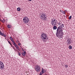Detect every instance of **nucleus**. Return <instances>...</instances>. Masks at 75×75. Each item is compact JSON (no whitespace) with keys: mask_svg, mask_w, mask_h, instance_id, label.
<instances>
[{"mask_svg":"<svg viewBox=\"0 0 75 75\" xmlns=\"http://www.w3.org/2000/svg\"><path fill=\"white\" fill-rule=\"evenodd\" d=\"M0 21H1V19H0Z\"/></svg>","mask_w":75,"mask_h":75,"instance_id":"38","label":"nucleus"},{"mask_svg":"<svg viewBox=\"0 0 75 75\" xmlns=\"http://www.w3.org/2000/svg\"><path fill=\"white\" fill-rule=\"evenodd\" d=\"M0 34L1 35H3L4 34L3 33H2V32H1V31H0Z\"/></svg>","mask_w":75,"mask_h":75,"instance_id":"19","label":"nucleus"},{"mask_svg":"<svg viewBox=\"0 0 75 75\" xmlns=\"http://www.w3.org/2000/svg\"><path fill=\"white\" fill-rule=\"evenodd\" d=\"M72 18V16H70L69 18V20H71V18Z\"/></svg>","mask_w":75,"mask_h":75,"instance_id":"21","label":"nucleus"},{"mask_svg":"<svg viewBox=\"0 0 75 75\" xmlns=\"http://www.w3.org/2000/svg\"><path fill=\"white\" fill-rule=\"evenodd\" d=\"M24 23H28L29 22V19L27 17H25L23 19Z\"/></svg>","mask_w":75,"mask_h":75,"instance_id":"4","label":"nucleus"},{"mask_svg":"<svg viewBox=\"0 0 75 75\" xmlns=\"http://www.w3.org/2000/svg\"><path fill=\"white\" fill-rule=\"evenodd\" d=\"M15 47L17 48L18 50L19 51H20V48H19V47H18V46H16Z\"/></svg>","mask_w":75,"mask_h":75,"instance_id":"12","label":"nucleus"},{"mask_svg":"<svg viewBox=\"0 0 75 75\" xmlns=\"http://www.w3.org/2000/svg\"><path fill=\"white\" fill-rule=\"evenodd\" d=\"M12 47H13V49H14V48H15V47H13V46H12Z\"/></svg>","mask_w":75,"mask_h":75,"instance_id":"33","label":"nucleus"},{"mask_svg":"<svg viewBox=\"0 0 75 75\" xmlns=\"http://www.w3.org/2000/svg\"><path fill=\"white\" fill-rule=\"evenodd\" d=\"M18 55H19V56H21L20 55H21V53H20V52H18Z\"/></svg>","mask_w":75,"mask_h":75,"instance_id":"16","label":"nucleus"},{"mask_svg":"<svg viewBox=\"0 0 75 75\" xmlns=\"http://www.w3.org/2000/svg\"><path fill=\"white\" fill-rule=\"evenodd\" d=\"M47 40H48V38H47Z\"/></svg>","mask_w":75,"mask_h":75,"instance_id":"39","label":"nucleus"},{"mask_svg":"<svg viewBox=\"0 0 75 75\" xmlns=\"http://www.w3.org/2000/svg\"><path fill=\"white\" fill-rule=\"evenodd\" d=\"M21 10V9H20V7L18 8H17V11H20Z\"/></svg>","mask_w":75,"mask_h":75,"instance_id":"13","label":"nucleus"},{"mask_svg":"<svg viewBox=\"0 0 75 75\" xmlns=\"http://www.w3.org/2000/svg\"><path fill=\"white\" fill-rule=\"evenodd\" d=\"M19 41H18V40H17V42H18Z\"/></svg>","mask_w":75,"mask_h":75,"instance_id":"36","label":"nucleus"},{"mask_svg":"<svg viewBox=\"0 0 75 75\" xmlns=\"http://www.w3.org/2000/svg\"><path fill=\"white\" fill-rule=\"evenodd\" d=\"M42 74H41V72H40V75H42Z\"/></svg>","mask_w":75,"mask_h":75,"instance_id":"31","label":"nucleus"},{"mask_svg":"<svg viewBox=\"0 0 75 75\" xmlns=\"http://www.w3.org/2000/svg\"><path fill=\"white\" fill-rule=\"evenodd\" d=\"M7 27L8 28H11V25H8L7 26Z\"/></svg>","mask_w":75,"mask_h":75,"instance_id":"14","label":"nucleus"},{"mask_svg":"<svg viewBox=\"0 0 75 75\" xmlns=\"http://www.w3.org/2000/svg\"><path fill=\"white\" fill-rule=\"evenodd\" d=\"M60 11H61V10H60Z\"/></svg>","mask_w":75,"mask_h":75,"instance_id":"43","label":"nucleus"},{"mask_svg":"<svg viewBox=\"0 0 75 75\" xmlns=\"http://www.w3.org/2000/svg\"><path fill=\"white\" fill-rule=\"evenodd\" d=\"M53 28L54 30H56L57 28V27L56 26H54V27H53Z\"/></svg>","mask_w":75,"mask_h":75,"instance_id":"10","label":"nucleus"},{"mask_svg":"<svg viewBox=\"0 0 75 75\" xmlns=\"http://www.w3.org/2000/svg\"><path fill=\"white\" fill-rule=\"evenodd\" d=\"M22 54L23 55V56L25 57V54H26V52H22Z\"/></svg>","mask_w":75,"mask_h":75,"instance_id":"9","label":"nucleus"},{"mask_svg":"<svg viewBox=\"0 0 75 75\" xmlns=\"http://www.w3.org/2000/svg\"><path fill=\"white\" fill-rule=\"evenodd\" d=\"M53 25L54 26H56V25H57V23H54V24H53Z\"/></svg>","mask_w":75,"mask_h":75,"instance_id":"22","label":"nucleus"},{"mask_svg":"<svg viewBox=\"0 0 75 75\" xmlns=\"http://www.w3.org/2000/svg\"><path fill=\"white\" fill-rule=\"evenodd\" d=\"M20 47H21V49H22V50H23V48L21 47V46H20Z\"/></svg>","mask_w":75,"mask_h":75,"instance_id":"28","label":"nucleus"},{"mask_svg":"<svg viewBox=\"0 0 75 75\" xmlns=\"http://www.w3.org/2000/svg\"><path fill=\"white\" fill-rule=\"evenodd\" d=\"M63 13L64 14H65V11H63Z\"/></svg>","mask_w":75,"mask_h":75,"instance_id":"27","label":"nucleus"},{"mask_svg":"<svg viewBox=\"0 0 75 75\" xmlns=\"http://www.w3.org/2000/svg\"><path fill=\"white\" fill-rule=\"evenodd\" d=\"M41 18L43 20H47V15L44 13L41 14L40 15Z\"/></svg>","mask_w":75,"mask_h":75,"instance_id":"2","label":"nucleus"},{"mask_svg":"<svg viewBox=\"0 0 75 75\" xmlns=\"http://www.w3.org/2000/svg\"><path fill=\"white\" fill-rule=\"evenodd\" d=\"M4 64L1 61H0V69H2L4 68Z\"/></svg>","mask_w":75,"mask_h":75,"instance_id":"6","label":"nucleus"},{"mask_svg":"<svg viewBox=\"0 0 75 75\" xmlns=\"http://www.w3.org/2000/svg\"><path fill=\"white\" fill-rule=\"evenodd\" d=\"M29 0V1H31V0Z\"/></svg>","mask_w":75,"mask_h":75,"instance_id":"37","label":"nucleus"},{"mask_svg":"<svg viewBox=\"0 0 75 75\" xmlns=\"http://www.w3.org/2000/svg\"><path fill=\"white\" fill-rule=\"evenodd\" d=\"M44 71L45 72V71Z\"/></svg>","mask_w":75,"mask_h":75,"instance_id":"41","label":"nucleus"},{"mask_svg":"<svg viewBox=\"0 0 75 75\" xmlns=\"http://www.w3.org/2000/svg\"><path fill=\"white\" fill-rule=\"evenodd\" d=\"M57 20L56 19H54V20L52 19L51 21V24L52 25H53L55 23H57Z\"/></svg>","mask_w":75,"mask_h":75,"instance_id":"7","label":"nucleus"},{"mask_svg":"<svg viewBox=\"0 0 75 75\" xmlns=\"http://www.w3.org/2000/svg\"><path fill=\"white\" fill-rule=\"evenodd\" d=\"M60 27L59 26L57 28V32L56 34L57 37L59 38H62V37L64 35L62 28L64 27V24H63L61 25H60Z\"/></svg>","mask_w":75,"mask_h":75,"instance_id":"1","label":"nucleus"},{"mask_svg":"<svg viewBox=\"0 0 75 75\" xmlns=\"http://www.w3.org/2000/svg\"><path fill=\"white\" fill-rule=\"evenodd\" d=\"M13 45H14V46H15V47H16V46H17V44H16V43H13Z\"/></svg>","mask_w":75,"mask_h":75,"instance_id":"18","label":"nucleus"},{"mask_svg":"<svg viewBox=\"0 0 75 75\" xmlns=\"http://www.w3.org/2000/svg\"><path fill=\"white\" fill-rule=\"evenodd\" d=\"M71 39H68L67 40V44L68 45H69V44H71Z\"/></svg>","mask_w":75,"mask_h":75,"instance_id":"8","label":"nucleus"},{"mask_svg":"<svg viewBox=\"0 0 75 75\" xmlns=\"http://www.w3.org/2000/svg\"><path fill=\"white\" fill-rule=\"evenodd\" d=\"M43 41L44 42H45V40H43Z\"/></svg>","mask_w":75,"mask_h":75,"instance_id":"34","label":"nucleus"},{"mask_svg":"<svg viewBox=\"0 0 75 75\" xmlns=\"http://www.w3.org/2000/svg\"><path fill=\"white\" fill-rule=\"evenodd\" d=\"M65 68H67L68 67V66L67 65H65Z\"/></svg>","mask_w":75,"mask_h":75,"instance_id":"20","label":"nucleus"},{"mask_svg":"<svg viewBox=\"0 0 75 75\" xmlns=\"http://www.w3.org/2000/svg\"><path fill=\"white\" fill-rule=\"evenodd\" d=\"M69 49H70V50L72 49V47L71 46V45H70V46H69Z\"/></svg>","mask_w":75,"mask_h":75,"instance_id":"15","label":"nucleus"},{"mask_svg":"<svg viewBox=\"0 0 75 75\" xmlns=\"http://www.w3.org/2000/svg\"><path fill=\"white\" fill-rule=\"evenodd\" d=\"M8 43H9V44H10V45H11V47H12V44H11V42H10L9 41H8Z\"/></svg>","mask_w":75,"mask_h":75,"instance_id":"17","label":"nucleus"},{"mask_svg":"<svg viewBox=\"0 0 75 75\" xmlns=\"http://www.w3.org/2000/svg\"><path fill=\"white\" fill-rule=\"evenodd\" d=\"M11 40L12 41V40H13V39H12Z\"/></svg>","mask_w":75,"mask_h":75,"instance_id":"35","label":"nucleus"},{"mask_svg":"<svg viewBox=\"0 0 75 75\" xmlns=\"http://www.w3.org/2000/svg\"><path fill=\"white\" fill-rule=\"evenodd\" d=\"M12 42H13V44H14V43H15V42H14V40H12Z\"/></svg>","mask_w":75,"mask_h":75,"instance_id":"24","label":"nucleus"},{"mask_svg":"<svg viewBox=\"0 0 75 75\" xmlns=\"http://www.w3.org/2000/svg\"><path fill=\"white\" fill-rule=\"evenodd\" d=\"M18 45H21L20 43H18Z\"/></svg>","mask_w":75,"mask_h":75,"instance_id":"32","label":"nucleus"},{"mask_svg":"<svg viewBox=\"0 0 75 75\" xmlns=\"http://www.w3.org/2000/svg\"><path fill=\"white\" fill-rule=\"evenodd\" d=\"M10 40H12L13 38H12V37H10Z\"/></svg>","mask_w":75,"mask_h":75,"instance_id":"26","label":"nucleus"},{"mask_svg":"<svg viewBox=\"0 0 75 75\" xmlns=\"http://www.w3.org/2000/svg\"><path fill=\"white\" fill-rule=\"evenodd\" d=\"M44 69L42 68V69L41 71V73L42 74H43L44 73H45V72H44Z\"/></svg>","mask_w":75,"mask_h":75,"instance_id":"11","label":"nucleus"},{"mask_svg":"<svg viewBox=\"0 0 75 75\" xmlns=\"http://www.w3.org/2000/svg\"><path fill=\"white\" fill-rule=\"evenodd\" d=\"M2 23H4L5 22V20H4L3 19V20H2Z\"/></svg>","mask_w":75,"mask_h":75,"instance_id":"23","label":"nucleus"},{"mask_svg":"<svg viewBox=\"0 0 75 75\" xmlns=\"http://www.w3.org/2000/svg\"><path fill=\"white\" fill-rule=\"evenodd\" d=\"M14 49L15 51H16V49Z\"/></svg>","mask_w":75,"mask_h":75,"instance_id":"40","label":"nucleus"},{"mask_svg":"<svg viewBox=\"0 0 75 75\" xmlns=\"http://www.w3.org/2000/svg\"><path fill=\"white\" fill-rule=\"evenodd\" d=\"M35 70L37 72H40L41 70V68L38 65L36 66L35 68Z\"/></svg>","mask_w":75,"mask_h":75,"instance_id":"5","label":"nucleus"},{"mask_svg":"<svg viewBox=\"0 0 75 75\" xmlns=\"http://www.w3.org/2000/svg\"><path fill=\"white\" fill-rule=\"evenodd\" d=\"M23 52H26L25 51V50H23Z\"/></svg>","mask_w":75,"mask_h":75,"instance_id":"30","label":"nucleus"},{"mask_svg":"<svg viewBox=\"0 0 75 75\" xmlns=\"http://www.w3.org/2000/svg\"><path fill=\"white\" fill-rule=\"evenodd\" d=\"M3 35L4 37H6V35H5V34H3Z\"/></svg>","mask_w":75,"mask_h":75,"instance_id":"29","label":"nucleus"},{"mask_svg":"<svg viewBox=\"0 0 75 75\" xmlns=\"http://www.w3.org/2000/svg\"><path fill=\"white\" fill-rule=\"evenodd\" d=\"M27 75H28V74H27Z\"/></svg>","mask_w":75,"mask_h":75,"instance_id":"42","label":"nucleus"},{"mask_svg":"<svg viewBox=\"0 0 75 75\" xmlns=\"http://www.w3.org/2000/svg\"><path fill=\"white\" fill-rule=\"evenodd\" d=\"M57 24H58L59 25H61V23H60V22H59V23H57Z\"/></svg>","mask_w":75,"mask_h":75,"instance_id":"25","label":"nucleus"},{"mask_svg":"<svg viewBox=\"0 0 75 75\" xmlns=\"http://www.w3.org/2000/svg\"><path fill=\"white\" fill-rule=\"evenodd\" d=\"M41 38L42 40H45L47 38V34L46 33H42V34L41 35Z\"/></svg>","mask_w":75,"mask_h":75,"instance_id":"3","label":"nucleus"}]
</instances>
